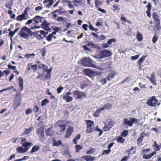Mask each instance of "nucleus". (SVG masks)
Instances as JSON below:
<instances>
[{
  "label": "nucleus",
  "mask_w": 161,
  "mask_h": 161,
  "mask_svg": "<svg viewBox=\"0 0 161 161\" xmlns=\"http://www.w3.org/2000/svg\"><path fill=\"white\" fill-rule=\"evenodd\" d=\"M32 35V31L26 27H24L21 30L20 36L25 39H28L29 36Z\"/></svg>",
  "instance_id": "nucleus-1"
},
{
  "label": "nucleus",
  "mask_w": 161,
  "mask_h": 161,
  "mask_svg": "<svg viewBox=\"0 0 161 161\" xmlns=\"http://www.w3.org/2000/svg\"><path fill=\"white\" fill-rule=\"evenodd\" d=\"M54 127L57 129L61 134L65 130V126L64 124H63V121L59 120L54 124Z\"/></svg>",
  "instance_id": "nucleus-2"
},
{
  "label": "nucleus",
  "mask_w": 161,
  "mask_h": 161,
  "mask_svg": "<svg viewBox=\"0 0 161 161\" xmlns=\"http://www.w3.org/2000/svg\"><path fill=\"white\" fill-rule=\"evenodd\" d=\"M158 100L154 96L150 97L147 101V104L148 106L151 107H156V105H159V103H158Z\"/></svg>",
  "instance_id": "nucleus-3"
},
{
  "label": "nucleus",
  "mask_w": 161,
  "mask_h": 161,
  "mask_svg": "<svg viewBox=\"0 0 161 161\" xmlns=\"http://www.w3.org/2000/svg\"><path fill=\"white\" fill-rule=\"evenodd\" d=\"M81 63L83 66L92 67H96V66L95 64H92L91 60L89 58H84L81 59Z\"/></svg>",
  "instance_id": "nucleus-4"
},
{
  "label": "nucleus",
  "mask_w": 161,
  "mask_h": 161,
  "mask_svg": "<svg viewBox=\"0 0 161 161\" xmlns=\"http://www.w3.org/2000/svg\"><path fill=\"white\" fill-rule=\"evenodd\" d=\"M110 105L109 103L105 104L103 107L99 108L96 110L94 114V115L96 117H98L100 114L101 112L103 111L105 109H109L110 108Z\"/></svg>",
  "instance_id": "nucleus-5"
},
{
  "label": "nucleus",
  "mask_w": 161,
  "mask_h": 161,
  "mask_svg": "<svg viewBox=\"0 0 161 161\" xmlns=\"http://www.w3.org/2000/svg\"><path fill=\"white\" fill-rule=\"evenodd\" d=\"M37 134L41 141H43L45 139L44 137V131L43 129L42 128L38 129L37 131Z\"/></svg>",
  "instance_id": "nucleus-6"
},
{
  "label": "nucleus",
  "mask_w": 161,
  "mask_h": 161,
  "mask_svg": "<svg viewBox=\"0 0 161 161\" xmlns=\"http://www.w3.org/2000/svg\"><path fill=\"white\" fill-rule=\"evenodd\" d=\"M84 73L86 75L90 77H92L94 76V72L90 69H86L84 70Z\"/></svg>",
  "instance_id": "nucleus-7"
},
{
  "label": "nucleus",
  "mask_w": 161,
  "mask_h": 161,
  "mask_svg": "<svg viewBox=\"0 0 161 161\" xmlns=\"http://www.w3.org/2000/svg\"><path fill=\"white\" fill-rule=\"evenodd\" d=\"M73 94L74 97L78 98H80L85 95V94L83 92H80L77 90L75 91Z\"/></svg>",
  "instance_id": "nucleus-8"
},
{
  "label": "nucleus",
  "mask_w": 161,
  "mask_h": 161,
  "mask_svg": "<svg viewBox=\"0 0 161 161\" xmlns=\"http://www.w3.org/2000/svg\"><path fill=\"white\" fill-rule=\"evenodd\" d=\"M74 131V128L70 127H69L67 130L66 133L65 135V137L68 138L71 136Z\"/></svg>",
  "instance_id": "nucleus-9"
},
{
  "label": "nucleus",
  "mask_w": 161,
  "mask_h": 161,
  "mask_svg": "<svg viewBox=\"0 0 161 161\" xmlns=\"http://www.w3.org/2000/svg\"><path fill=\"white\" fill-rule=\"evenodd\" d=\"M26 139L25 138H24L22 139L21 143L22 144L23 146L24 147H29L33 145V144L31 142H26Z\"/></svg>",
  "instance_id": "nucleus-10"
},
{
  "label": "nucleus",
  "mask_w": 161,
  "mask_h": 161,
  "mask_svg": "<svg viewBox=\"0 0 161 161\" xmlns=\"http://www.w3.org/2000/svg\"><path fill=\"white\" fill-rule=\"evenodd\" d=\"M146 134L145 133L144 131L142 132L140 134V136L139 137L137 140V144H140L143 141V138L146 136Z\"/></svg>",
  "instance_id": "nucleus-11"
},
{
  "label": "nucleus",
  "mask_w": 161,
  "mask_h": 161,
  "mask_svg": "<svg viewBox=\"0 0 161 161\" xmlns=\"http://www.w3.org/2000/svg\"><path fill=\"white\" fill-rule=\"evenodd\" d=\"M147 57V55L142 56L140 59L138 60L137 64L139 65V69L140 70L142 69V62L144 60L145 58Z\"/></svg>",
  "instance_id": "nucleus-12"
},
{
  "label": "nucleus",
  "mask_w": 161,
  "mask_h": 161,
  "mask_svg": "<svg viewBox=\"0 0 161 161\" xmlns=\"http://www.w3.org/2000/svg\"><path fill=\"white\" fill-rule=\"evenodd\" d=\"M30 147H26L23 148L22 147H19L17 148V150L19 153H23L26 152Z\"/></svg>",
  "instance_id": "nucleus-13"
},
{
  "label": "nucleus",
  "mask_w": 161,
  "mask_h": 161,
  "mask_svg": "<svg viewBox=\"0 0 161 161\" xmlns=\"http://www.w3.org/2000/svg\"><path fill=\"white\" fill-rule=\"evenodd\" d=\"M28 17L25 15V14H22L18 16L16 18L17 20L21 21L24 19H28Z\"/></svg>",
  "instance_id": "nucleus-14"
},
{
  "label": "nucleus",
  "mask_w": 161,
  "mask_h": 161,
  "mask_svg": "<svg viewBox=\"0 0 161 161\" xmlns=\"http://www.w3.org/2000/svg\"><path fill=\"white\" fill-rule=\"evenodd\" d=\"M101 51L103 58L108 57L111 54L110 52L107 50H102Z\"/></svg>",
  "instance_id": "nucleus-15"
},
{
  "label": "nucleus",
  "mask_w": 161,
  "mask_h": 161,
  "mask_svg": "<svg viewBox=\"0 0 161 161\" xmlns=\"http://www.w3.org/2000/svg\"><path fill=\"white\" fill-rule=\"evenodd\" d=\"M153 18L154 22L160 21L159 17L157 13L154 12L153 14Z\"/></svg>",
  "instance_id": "nucleus-16"
},
{
  "label": "nucleus",
  "mask_w": 161,
  "mask_h": 161,
  "mask_svg": "<svg viewBox=\"0 0 161 161\" xmlns=\"http://www.w3.org/2000/svg\"><path fill=\"white\" fill-rule=\"evenodd\" d=\"M123 123L124 125L128 126L130 127L132 126V123L130 120H129L127 118H125L123 120Z\"/></svg>",
  "instance_id": "nucleus-17"
},
{
  "label": "nucleus",
  "mask_w": 161,
  "mask_h": 161,
  "mask_svg": "<svg viewBox=\"0 0 161 161\" xmlns=\"http://www.w3.org/2000/svg\"><path fill=\"white\" fill-rule=\"evenodd\" d=\"M14 1L13 0H10L8 3L5 4V7L7 8H8L10 10L12 9V6L13 4Z\"/></svg>",
  "instance_id": "nucleus-18"
},
{
  "label": "nucleus",
  "mask_w": 161,
  "mask_h": 161,
  "mask_svg": "<svg viewBox=\"0 0 161 161\" xmlns=\"http://www.w3.org/2000/svg\"><path fill=\"white\" fill-rule=\"evenodd\" d=\"M34 128L33 127H30L28 129H26L25 130V131L22 133V135H23L25 134L29 135L31 131L33 130Z\"/></svg>",
  "instance_id": "nucleus-19"
},
{
  "label": "nucleus",
  "mask_w": 161,
  "mask_h": 161,
  "mask_svg": "<svg viewBox=\"0 0 161 161\" xmlns=\"http://www.w3.org/2000/svg\"><path fill=\"white\" fill-rule=\"evenodd\" d=\"M63 99L66 100L67 102H69L73 99L72 97L69 96V95H64L63 97Z\"/></svg>",
  "instance_id": "nucleus-20"
},
{
  "label": "nucleus",
  "mask_w": 161,
  "mask_h": 161,
  "mask_svg": "<svg viewBox=\"0 0 161 161\" xmlns=\"http://www.w3.org/2000/svg\"><path fill=\"white\" fill-rule=\"evenodd\" d=\"M62 144L61 140L56 141L55 139L53 140V145L54 146H59Z\"/></svg>",
  "instance_id": "nucleus-21"
},
{
  "label": "nucleus",
  "mask_w": 161,
  "mask_h": 161,
  "mask_svg": "<svg viewBox=\"0 0 161 161\" xmlns=\"http://www.w3.org/2000/svg\"><path fill=\"white\" fill-rule=\"evenodd\" d=\"M19 82L20 90L21 91H22L23 89V79L20 77L19 78Z\"/></svg>",
  "instance_id": "nucleus-22"
},
{
  "label": "nucleus",
  "mask_w": 161,
  "mask_h": 161,
  "mask_svg": "<svg viewBox=\"0 0 161 161\" xmlns=\"http://www.w3.org/2000/svg\"><path fill=\"white\" fill-rule=\"evenodd\" d=\"M53 132L52 128L47 129V131L46 132V134L47 136H51L53 135Z\"/></svg>",
  "instance_id": "nucleus-23"
},
{
  "label": "nucleus",
  "mask_w": 161,
  "mask_h": 161,
  "mask_svg": "<svg viewBox=\"0 0 161 161\" xmlns=\"http://www.w3.org/2000/svg\"><path fill=\"white\" fill-rule=\"evenodd\" d=\"M33 21L35 22V24H36L40 22V21L41 20V17L40 16H36L33 19Z\"/></svg>",
  "instance_id": "nucleus-24"
},
{
  "label": "nucleus",
  "mask_w": 161,
  "mask_h": 161,
  "mask_svg": "<svg viewBox=\"0 0 161 161\" xmlns=\"http://www.w3.org/2000/svg\"><path fill=\"white\" fill-rule=\"evenodd\" d=\"M130 119L132 123V126L133 124L138 123L139 121V119H137L135 118L130 117Z\"/></svg>",
  "instance_id": "nucleus-25"
},
{
  "label": "nucleus",
  "mask_w": 161,
  "mask_h": 161,
  "mask_svg": "<svg viewBox=\"0 0 161 161\" xmlns=\"http://www.w3.org/2000/svg\"><path fill=\"white\" fill-rule=\"evenodd\" d=\"M153 147H155L154 150L158 151H159L161 148V145H158L156 141L154 142V144L153 146Z\"/></svg>",
  "instance_id": "nucleus-26"
},
{
  "label": "nucleus",
  "mask_w": 161,
  "mask_h": 161,
  "mask_svg": "<svg viewBox=\"0 0 161 161\" xmlns=\"http://www.w3.org/2000/svg\"><path fill=\"white\" fill-rule=\"evenodd\" d=\"M40 148V147L39 145H35L32 148L31 153H33L37 151Z\"/></svg>",
  "instance_id": "nucleus-27"
},
{
  "label": "nucleus",
  "mask_w": 161,
  "mask_h": 161,
  "mask_svg": "<svg viewBox=\"0 0 161 161\" xmlns=\"http://www.w3.org/2000/svg\"><path fill=\"white\" fill-rule=\"evenodd\" d=\"M86 121L87 128H92V126L94 125L93 122L90 120H86Z\"/></svg>",
  "instance_id": "nucleus-28"
},
{
  "label": "nucleus",
  "mask_w": 161,
  "mask_h": 161,
  "mask_svg": "<svg viewBox=\"0 0 161 161\" xmlns=\"http://www.w3.org/2000/svg\"><path fill=\"white\" fill-rule=\"evenodd\" d=\"M92 56L93 57L95 58L98 59H102L103 58L101 51L97 55L93 56Z\"/></svg>",
  "instance_id": "nucleus-29"
},
{
  "label": "nucleus",
  "mask_w": 161,
  "mask_h": 161,
  "mask_svg": "<svg viewBox=\"0 0 161 161\" xmlns=\"http://www.w3.org/2000/svg\"><path fill=\"white\" fill-rule=\"evenodd\" d=\"M51 75L50 73L47 72L45 76H42V79H44V80L49 79L51 77Z\"/></svg>",
  "instance_id": "nucleus-30"
},
{
  "label": "nucleus",
  "mask_w": 161,
  "mask_h": 161,
  "mask_svg": "<svg viewBox=\"0 0 161 161\" xmlns=\"http://www.w3.org/2000/svg\"><path fill=\"white\" fill-rule=\"evenodd\" d=\"M108 148L109 149L108 150H106L103 151V153L102 154V155L106 154L107 155L110 152V148H111V143H109L108 145Z\"/></svg>",
  "instance_id": "nucleus-31"
},
{
  "label": "nucleus",
  "mask_w": 161,
  "mask_h": 161,
  "mask_svg": "<svg viewBox=\"0 0 161 161\" xmlns=\"http://www.w3.org/2000/svg\"><path fill=\"white\" fill-rule=\"evenodd\" d=\"M35 55L34 53L32 54H27L25 55V57L27 59H29L30 58H33L35 56Z\"/></svg>",
  "instance_id": "nucleus-32"
},
{
  "label": "nucleus",
  "mask_w": 161,
  "mask_h": 161,
  "mask_svg": "<svg viewBox=\"0 0 161 161\" xmlns=\"http://www.w3.org/2000/svg\"><path fill=\"white\" fill-rule=\"evenodd\" d=\"M136 38L137 40L139 41H141L142 40L143 37L142 35L140 34L139 31L137 32V34Z\"/></svg>",
  "instance_id": "nucleus-33"
},
{
  "label": "nucleus",
  "mask_w": 161,
  "mask_h": 161,
  "mask_svg": "<svg viewBox=\"0 0 161 161\" xmlns=\"http://www.w3.org/2000/svg\"><path fill=\"white\" fill-rule=\"evenodd\" d=\"M155 27L156 29L158 31L161 28L160 21L155 22Z\"/></svg>",
  "instance_id": "nucleus-34"
},
{
  "label": "nucleus",
  "mask_w": 161,
  "mask_h": 161,
  "mask_svg": "<svg viewBox=\"0 0 161 161\" xmlns=\"http://www.w3.org/2000/svg\"><path fill=\"white\" fill-rule=\"evenodd\" d=\"M49 102V101L46 98L42 101L41 103V106H45L47 103Z\"/></svg>",
  "instance_id": "nucleus-35"
},
{
  "label": "nucleus",
  "mask_w": 161,
  "mask_h": 161,
  "mask_svg": "<svg viewBox=\"0 0 161 161\" xmlns=\"http://www.w3.org/2000/svg\"><path fill=\"white\" fill-rule=\"evenodd\" d=\"M95 6L97 8H98L99 6H100L102 5V3L97 0H95Z\"/></svg>",
  "instance_id": "nucleus-36"
},
{
  "label": "nucleus",
  "mask_w": 161,
  "mask_h": 161,
  "mask_svg": "<svg viewBox=\"0 0 161 161\" xmlns=\"http://www.w3.org/2000/svg\"><path fill=\"white\" fill-rule=\"evenodd\" d=\"M75 152L77 153L79 152L80 150L83 148V147L80 145H76L75 147Z\"/></svg>",
  "instance_id": "nucleus-37"
},
{
  "label": "nucleus",
  "mask_w": 161,
  "mask_h": 161,
  "mask_svg": "<svg viewBox=\"0 0 161 161\" xmlns=\"http://www.w3.org/2000/svg\"><path fill=\"white\" fill-rule=\"evenodd\" d=\"M120 19L123 21V24H124V23L125 22H127L128 23L131 24V23L129 20H127L126 19L125 17H124L121 16L120 18Z\"/></svg>",
  "instance_id": "nucleus-38"
},
{
  "label": "nucleus",
  "mask_w": 161,
  "mask_h": 161,
  "mask_svg": "<svg viewBox=\"0 0 161 161\" xmlns=\"http://www.w3.org/2000/svg\"><path fill=\"white\" fill-rule=\"evenodd\" d=\"M125 141V139L123 138L122 137L119 136L117 139V142L118 143H124Z\"/></svg>",
  "instance_id": "nucleus-39"
},
{
  "label": "nucleus",
  "mask_w": 161,
  "mask_h": 161,
  "mask_svg": "<svg viewBox=\"0 0 161 161\" xmlns=\"http://www.w3.org/2000/svg\"><path fill=\"white\" fill-rule=\"evenodd\" d=\"M128 134V131L127 130H124L121 133V136H122L125 137Z\"/></svg>",
  "instance_id": "nucleus-40"
},
{
  "label": "nucleus",
  "mask_w": 161,
  "mask_h": 161,
  "mask_svg": "<svg viewBox=\"0 0 161 161\" xmlns=\"http://www.w3.org/2000/svg\"><path fill=\"white\" fill-rule=\"evenodd\" d=\"M113 9L115 12H119V10L120 9V8L118 5H116L114 4L113 5Z\"/></svg>",
  "instance_id": "nucleus-41"
},
{
  "label": "nucleus",
  "mask_w": 161,
  "mask_h": 161,
  "mask_svg": "<svg viewBox=\"0 0 161 161\" xmlns=\"http://www.w3.org/2000/svg\"><path fill=\"white\" fill-rule=\"evenodd\" d=\"M158 39V37L156 35H155L152 39V42L153 43H155Z\"/></svg>",
  "instance_id": "nucleus-42"
},
{
  "label": "nucleus",
  "mask_w": 161,
  "mask_h": 161,
  "mask_svg": "<svg viewBox=\"0 0 161 161\" xmlns=\"http://www.w3.org/2000/svg\"><path fill=\"white\" fill-rule=\"evenodd\" d=\"M53 3V0H48V4L46 5V7L48 8L50 7V6H51Z\"/></svg>",
  "instance_id": "nucleus-43"
},
{
  "label": "nucleus",
  "mask_w": 161,
  "mask_h": 161,
  "mask_svg": "<svg viewBox=\"0 0 161 161\" xmlns=\"http://www.w3.org/2000/svg\"><path fill=\"white\" fill-rule=\"evenodd\" d=\"M48 25H41V27L44 30L46 31H48L50 29V28H49Z\"/></svg>",
  "instance_id": "nucleus-44"
},
{
  "label": "nucleus",
  "mask_w": 161,
  "mask_h": 161,
  "mask_svg": "<svg viewBox=\"0 0 161 161\" xmlns=\"http://www.w3.org/2000/svg\"><path fill=\"white\" fill-rule=\"evenodd\" d=\"M95 130L99 132V136H101L103 134V132L102 130L98 128V126H97L96 127Z\"/></svg>",
  "instance_id": "nucleus-45"
},
{
  "label": "nucleus",
  "mask_w": 161,
  "mask_h": 161,
  "mask_svg": "<svg viewBox=\"0 0 161 161\" xmlns=\"http://www.w3.org/2000/svg\"><path fill=\"white\" fill-rule=\"evenodd\" d=\"M152 157L151 154L144 155L143 156V158L145 159H148Z\"/></svg>",
  "instance_id": "nucleus-46"
},
{
  "label": "nucleus",
  "mask_w": 161,
  "mask_h": 161,
  "mask_svg": "<svg viewBox=\"0 0 161 161\" xmlns=\"http://www.w3.org/2000/svg\"><path fill=\"white\" fill-rule=\"evenodd\" d=\"M87 46L89 47H96V45L92 43V42H89L87 44Z\"/></svg>",
  "instance_id": "nucleus-47"
},
{
  "label": "nucleus",
  "mask_w": 161,
  "mask_h": 161,
  "mask_svg": "<svg viewBox=\"0 0 161 161\" xmlns=\"http://www.w3.org/2000/svg\"><path fill=\"white\" fill-rule=\"evenodd\" d=\"M89 29H90L91 30L93 31H94L96 32H97L98 31V29L94 28L92 26V25L91 24L90 25Z\"/></svg>",
  "instance_id": "nucleus-48"
},
{
  "label": "nucleus",
  "mask_w": 161,
  "mask_h": 161,
  "mask_svg": "<svg viewBox=\"0 0 161 161\" xmlns=\"http://www.w3.org/2000/svg\"><path fill=\"white\" fill-rule=\"evenodd\" d=\"M134 147L133 146H132L130 148L128 149L126 152L128 153V155H129L131 154V151L133 150Z\"/></svg>",
  "instance_id": "nucleus-49"
},
{
  "label": "nucleus",
  "mask_w": 161,
  "mask_h": 161,
  "mask_svg": "<svg viewBox=\"0 0 161 161\" xmlns=\"http://www.w3.org/2000/svg\"><path fill=\"white\" fill-rule=\"evenodd\" d=\"M139 55H136L134 56H132L130 58L132 60H135L137 59H138L139 58Z\"/></svg>",
  "instance_id": "nucleus-50"
},
{
  "label": "nucleus",
  "mask_w": 161,
  "mask_h": 161,
  "mask_svg": "<svg viewBox=\"0 0 161 161\" xmlns=\"http://www.w3.org/2000/svg\"><path fill=\"white\" fill-rule=\"evenodd\" d=\"M93 131V130L92 128H87L86 130V133H91Z\"/></svg>",
  "instance_id": "nucleus-51"
},
{
  "label": "nucleus",
  "mask_w": 161,
  "mask_h": 161,
  "mask_svg": "<svg viewBox=\"0 0 161 161\" xmlns=\"http://www.w3.org/2000/svg\"><path fill=\"white\" fill-rule=\"evenodd\" d=\"M63 87L60 86L57 89V92L58 93H60L62 91L63 89Z\"/></svg>",
  "instance_id": "nucleus-52"
},
{
  "label": "nucleus",
  "mask_w": 161,
  "mask_h": 161,
  "mask_svg": "<svg viewBox=\"0 0 161 161\" xmlns=\"http://www.w3.org/2000/svg\"><path fill=\"white\" fill-rule=\"evenodd\" d=\"M94 150L91 148L88 151L86 152V154H90L94 153Z\"/></svg>",
  "instance_id": "nucleus-53"
},
{
  "label": "nucleus",
  "mask_w": 161,
  "mask_h": 161,
  "mask_svg": "<svg viewBox=\"0 0 161 161\" xmlns=\"http://www.w3.org/2000/svg\"><path fill=\"white\" fill-rule=\"evenodd\" d=\"M147 7V10L151 11L152 6L150 2L148 3Z\"/></svg>",
  "instance_id": "nucleus-54"
},
{
  "label": "nucleus",
  "mask_w": 161,
  "mask_h": 161,
  "mask_svg": "<svg viewBox=\"0 0 161 161\" xmlns=\"http://www.w3.org/2000/svg\"><path fill=\"white\" fill-rule=\"evenodd\" d=\"M8 66L9 69H13L14 70H16V66H12L11 64H8Z\"/></svg>",
  "instance_id": "nucleus-55"
},
{
  "label": "nucleus",
  "mask_w": 161,
  "mask_h": 161,
  "mask_svg": "<svg viewBox=\"0 0 161 161\" xmlns=\"http://www.w3.org/2000/svg\"><path fill=\"white\" fill-rule=\"evenodd\" d=\"M151 81L153 83L154 85H156V81L155 79L153 78V77H151V78L150 79Z\"/></svg>",
  "instance_id": "nucleus-56"
},
{
  "label": "nucleus",
  "mask_w": 161,
  "mask_h": 161,
  "mask_svg": "<svg viewBox=\"0 0 161 161\" xmlns=\"http://www.w3.org/2000/svg\"><path fill=\"white\" fill-rule=\"evenodd\" d=\"M98 38L100 40H104L106 38V37L103 35H101L98 36Z\"/></svg>",
  "instance_id": "nucleus-57"
},
{
  "label": "nucleus",
  "mask_w": 161,
  "mask_h": 161,
  "mask_svg": "<svg viewBox=\"0 0 161 161\" xmlns=\"http://www.w3.org/2000/svg\"><path fill=\"white\" fill-rule=\"evenodd\" d=\"M42 7L41 6H38L36 7L35 10L36 11H40L42 9Z\"/></svg>",
  "instance_id": "nucleus-58"
},
{
  "label": "nucleus",
  "mask_w": 161,
  "mask_h": 161,
  "mask_svg": "<svg viewBox=\"0 0 161 161\" xmlns=\"http://www.w3.org/2000/svg\"><path fill=\"white\" fill-rule=\"evenodd\" d=\"M37 64H34L32 65H31V68L35 71L37 69Z\"/></svg>",
  "instance_id": "nucleus-59"
},
{
  "label": "nucleus",
  "mask_w": 161,
  "mask_h": 161,
  "mask_svg": "<svg viewBox=\"0 0 161 161\" xmlns=\"http://www.w3.org/2000/svg\"><path fill=\"white\" fill-rule=\"evenodd\" d=\"M150 148L144 149L142 150V153H147L150 151Z\"/></svg>",
  "instance_id": "nucleus-60"
},
{
  "label": "nucleus",
  "mask_w": 161,
  "mask_h": 161,
  "mask_svg": "<svg viewBox=\"0 0 161 161\" xmlns=\"http://www.w3.org/2000/svg\"><path fill=\"white\" fill-rule=\"evenodd\" d=\"M52 36L51 34H49L48 36L47 37V40L48 41H51Z\"/></svg>",
  "instance_id": "nucleus-61"
},
{
  "label": "nucleus",
  "mask_w": 161,
  "mask_h": 161,
  "mask_svg": "<svg viewBox=\"0 0 161 161\" xmlns=\"http://www.w3.org/2000/svg\"><path fill=\"white\" fill-rule=\"evenodd\" d=\"M118 52L120 54H121V53H125L126 52V50L119 49L118 50Z\"/></svg>",
  "instance_id": "nucleus-62"
},
{
  "label": "nucleus",
  "mask_w": 161,
  "mask_h": 161,
  "mask_svg": "<svg viewBox=\"0 0 161 161\" xmlns=\"http://www.w3.org/2000/svg\"><path fill=\"white\" fill-rule=\"evenodd\" d=\"M95 157H92L90 156H88V158L87 159V161H92L94 159V158Z\"/></svg>",
  "instance_id": "nucleus-63"
},
{
  "label": "nucleus",
  "mask_w": 161,
  "mask_h": 161,
  "mask_svg": "<svg viewBox=\"0 0 161 161\" xmlns=\"http://www.w3.org/2000/svg\"><path fill=\"white\" fill-rule=\"evenodd\" d=\"M88 26V25H87L84 24L82 25V28L85 31H86L87 30V27Z\"/></svg>",
  "instance_id": "nucleus-64"
}]
</instances>
